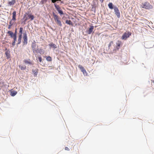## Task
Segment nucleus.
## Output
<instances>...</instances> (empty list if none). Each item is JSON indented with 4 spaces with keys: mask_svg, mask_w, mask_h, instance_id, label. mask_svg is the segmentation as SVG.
<instances>
[{
    "mask_svg": "<svg viewBox=\"0 0 154 154\" xmlns=\"http://www.w3.org/2000/svg\"><path fill=\"white\" fill-rule=\"evenodd\" d=\"M141 6L143 8L148 10L152 9L153 8L152 6L147 2L142 3Z\"/></svg>",
    "mask_w": 154,
    "mask_h": 154,
    "instance_id": "nucleus-1",
    "label": "nucleus"
},
{
    "mask_svg": "<svg viewBox=\"0 0 154 154\" xmlns=\"http://www.w3.org/2000/svg\"><path fill=\"white\" fill-rule=\"evenodd\" d=\"M52 15L53 16V18L54 20L57 23V25L60 26H62V24L61 22L59 20V18L58 16H57L56 14L54 12H52Z\"/></svg>",
    "mask_w": 154,
    "mask_h": 154,
    "instance_id": "nucleus-2",
    "label": "nucleus"
},
{
    "mask_svg": "<svg viewBox=\"0 0 154 154\" xmlns=\"http://www.w3.org/2000/svg\"><path fill=\"white\" fill-rule=\"evenodd\" d=\"M24 32L23 33V46L24 45H26L28 43V37L27 35V32L28 31H24Z\"/></svg>",
    "mask_w": 154,
    "mask_h": 154,
    "instance_id": "nucleus-3",
    "label": "nucleus"
},
{
    "mask_svg": "<svg viewBox=\"0 0 154 154\" xmlns=\"http://www.w3.org/2000/svg\"><path fill=\"white\" fill-rule=\"evenodd\" d=\"M54 6L56 9L58 13L59 14L60 16L64 14L63 11L61 9L59 5H57L56 3H54Z\"/></svg>",
    "mask_w": 154,
    "mask_h": 154,
    "instance_id": "nucleus-4",
    "label": "nucleus"
},
{
    "mask_svg": "<svg viewBox=\"0 0 154 154\" xmlns=\"http://www.w3.org/2000/svg\"><path fill=\"white\" fill-rule=\"evenodd\" d=\"M131 35V33L129 32H125L122 35L121 38L123 40H126Z\"/></svg>",
    "mask_w": 154,
    "mask_h": 154,
    "instance_id": "nucleus-5",
    "label": "nucleus"
},
{
    "mask_svg": "<svg viewBox=\"0 0 154 154\" xmlns=\"http://www.w3.org/2000/svg\"><path fill=\"white\" fill-rule=\"evenodd\" d=\"M78 67L80 68V70L83 72V74L85 75H87V73L84 67L82 65H79L78 66Z\"/></svg>",
    "mask_w": 154,
    "mask_h": 154,
    "instance_id": "nucleus-6",
    "label": "nucleus"
},
{
    "mask_svg": "<svg viewBox=\"0 0 154 154\" xmlns=\"http://www.w3.org/2000/svg\"><path fill=\"white\" fill-rule=\"evenodd\" d=\"M114 11L115 13V14L116 15L117 17L118 18L120 17V13L119 11L118 8L116 6H115V8H114Z\"/></svg>",
    "mask_w": 154,
    "mask_h": 154,
    "instance_id": "nucleus-7",
    "label": "nucleus"
},
{
    "mask_svg": "<svg viewBox=\"0 0 154 154\" xmlns=\"http://www.w3.org/2000/svg\"><path fill=\"white\" fill-rule=\"evenodd\" d=\"M5 54L7 59H9L11 57L10 51L9 49L5 48Z\"/></svg>",
    "mask_w": 154,
    "mask_h": 154,
    "instance_id": "nucleus-8",
    "label": "nucleus"
},
{
    "mask_svg": "<svg viewBox=\"0 0 154 154\" xmlns=\"http://www.w3.org/2000/svg\"><path fill=\"white\" fill-rule=\"evenodd\" d=\"M7 33L10 36L11 38H14L17 37V36L15 35L11 31H8Z\"/></svg>",
    "mask_w": 154,
    "mask_h": 154,
    "instance_id": "nucleus-9",
    "label": "nucleus"
},
{
    "mask_svg": "<svg viewBox=\"0 0 154 154\" xmlns=\"http://www.w3.org/2000/svg\"><path fill=\"white\" fill-rule=\"evenodd\" d=\"M122 42L119 40H118L116 42V49L117 50H118L120 48V47L122 45Z\"/></svg>",
    "mask_w": 154,
    "mask_h": 154,
    "instance_id": "nucleus-10",
    "label": "nucleus"
},
{
    "mask_svg": "<svg viewBox=\"0 0 154 154\" xmlns=\"http://www.w3.org/2000/svg\"><path fill=\"white\" fill-rule=\"evenodd\" d=\"M94 27L93 26H90V27L86 31L87 33H88V34H91V32L93 31V29H94Z\"/></svg>",
    "mask_w": 154,
    "mask_h": 154,
    "instance_id": "nucleus-11",
    "label": "nucleus"
},
{
    "mask_svg": "<svg viewBox=\"0 0 154 154\" xmlns=\"http://www.w3.org/2000/svg\"><path fill=\"white\" fill-rule=\"evenodd\" d=\"M36 47V44L33 42L32 43V49L33 52L34 53L35 52L36 53H37V50H35V49Z\"/></svg>",
    "mask_w": 154,
    "mask_h": 154,
    "instance_id": "nucleus-12",
    "label": "nucleus"
},
{
    "mask_svg": "<svg viewBox=\"0 0 154 154\" xmlns=\"http://www.w3.org/2000/svg\"><path fill=\"white\" fill-rule=\"evenodd\" d=\"M22 36L20 35H18V42L16 44L17 46L21 43Z\"/></svg>",
    "mask_w": 154,
    "mask_h": 154,
    "instance_id": "nucleus-13",
    "label": "nucleus"
},
{
    "mask_svg": "<svg viewBox=\"0 0 154 154\" xmlns=\"http://www.w3.org/2000/svg\"><path fill=\"white\" fill-rule=\"evenodd\" d=\"M15 3V0H12L11 1H8V5L10 6H13Z\"/></svg>",
    "mask_w": 154,
    "mask_h": 154,
    "instance_id": "nucleus-14",
    "label": "nucleus"
},
{
    "mask_svg": "<svg viewBox=\"0 0 154 154\" xmlns=\"http://www.w3.org/2000/svg\"><path fill=\"white\" fill-rule=\"evenodd\" d=\"M108 5L109 8L110 9H114V8H115L116 6L114 5L112 2H109L108 4Z\"/></svg>",
    "mask_w": 154,
    "mask_h": 154,
    "instance_id": "nucleus-15",
    "label": "nucleus"
},
{
    "mask_svg": "<svg viewBox=\"0 0 154 154\" xmlns=\"http://www.w3.org/2000/svg\"><path fill=\"white\" fill-rule=\"evenodd\" d=\"M16 11H14L12 13V18L11 20L13 21H15L16 20Z\"/></svg>",
    "mask_w": 154,
    "mask_h": 154,
    "instance_id": "nucleus-16",
    "label": "nucleus"
},
{
    "mask_svg": "<svg viewBox=\"0 0 154 154\" xmlns=\"http://www.w3.org/2000/svg\"><path fill=\"white\" fill-rule=\"evenodd\" d=\"M27 16L29 19H30L31 20H33L34 18V16L30 14H27Z\"/></svg>",
    "mask_w": 154,
    "mask_h": 154,
    "instance_id": "nucleus-17",
    "label": "nucleus"
},
{
    "mask_svg": "<svg viewBox=\"0 0 154 154\" xmlns=\"http://www.w3.org/2000/svg\"><path fill=\"white\" fill-rule=\"evenodd\" d=\"M38 69H36L35 70L33 69H32V72L34 76H36L37 75L38 73Z\"/></svg>",
    "mask_w": 154,
    "mask_h": 154,
    "instance_id": "nucleus-18",
    "label": "nucleus"
},
{
    "mask_svg": "<svg viewBox=\"0 0 154 154\" xmlns=\"http://www.w3.org/2000/svg\"><path fill=\"white\" fill-rule=\"evenodd\" d=\"M17 94V92L16 91H11L10 95L14 97Z\"/></svg>",
    "mask_w": 154,
    "mask_h": 154,
    "instance_id": "nucleus-19",
    "label": "nucleus"
},
{
    "mask_svg": "<svg viewBox=\"0 0 154 154\" xmlns=\"http://www.w3.org/2000/svg\"><path fill=\"white\" fill-rule=\"evenodd\" d=\"M23 62L26 64H29L30 65L33 64L31 62V60L30 59H29L28 60L25 59L24 60Z\"/></svg>",
    "mask_w": 154,
    "mask_h": 154,
    "instance_id": "nucleus-20",
    "label": "nucleus"
},
{
    "mask_svg": "<svg viewBox=\"0 0 154 154\" xmlns=\"http://www.w3.org/2000/svg\"><path fill=\"white\" fill-rule=\"evenodd\" d=\"M65 23L70 25H73V23L70 20H66L65 21Z\"/></svg>",
    "mask_w": 154,
    "mask_h": 154,
    "instance_id": "nucleus-21",
    "label": "nucleus"
},
{
    "mask_svg": "<svg viewBox=\"0 0 154 154\" xmlns=\"http://www.w3.org/2000/svg\"><path fill=\"white\" fill-rule=\"evenodd\" d=\"M37 53L40 54H43L44 53V51L42 49H37Z\"/></svg>",
    "mask_w": 154,
    "mask_h": 154,
    "instance_id": "nucleus-22",
    "label": "nucleus"
},
{
    "mask_svg": "<svg viewBox=\"0 0 154 154\" xmlns=\"http://www.w3.org/2000/svg\"><path fill=\"white\" fill-rule=\"evenodd\" d=\"M49 45L51 48H57V46L56 45L53 43L51 42L50 44H49Z\"/></svg>",
    "mask_w": 154,
    "mask_h": 154,
    "instance_id": "nucleus-23",
    "label": "nucleus"
},
{
    "mask_svg": "<svg viewBox=\"0 0 154 154\" xmlns=\"http://www.w3.org/2000/svg\"><path fill=\"white\" fill-rule=\"evenodd\" d=\"M19 35H22L23 34V27H21L19 29Z\"/></svg>",
    "mask_w": 154,
    "mask_h": 154,
    "instance_id": "nucleus-24",
    "label": "nucleus"
},
{
    "mask_svg": "<svg viewBox=\"0 0 154 154\" xmlns=\"http://www.w3.org/2000/svg\"><path fill=\"white\" fill-rule=\"evenodd\" d=\"M17 37L13 38V40L12 42V45L13 46H14L15 45L16 41H17Z\"/></svg>",
    "mask_w": 154,
    "mask_h": 154,
    "instance_id": "nucleus-25",
    "label": "nucleus"
},
{
    "mask_svg": "<svg viewBox=\"0 0 154 154\" xmlns=\"http://www.w3.org/2000/svg\"><path fill=\"white\" fill-rule=\"evenodd\" d=\"M19 67L21 69L23 70H25L26 69V66H19Z\"/></svg>",
    "mask_w": 154,
    "mask_h": 154,
    "instance_id": "nucleus-26",
    "label": "nucleus"
},
{
    "mask_svg": "<svg viewBox=\"0 0 154 154\" xmlns=\"http://www.w3.org/2000/svg\"><path fill=\"white\" fill-rule=\"evenodd\" d=\"M46 59L48 61H51L52 60V58L50 56L47 57Z\"/></svg>",
    "mask_w": 154,
    "mask_h": 154,
    "instance_id": "nucleus-27",
    "label": "nucleus"
},
{
    "mask_svg": "<svg viewBox=\"0 0 154 154\" xmlns=\"http://www.w3.org/2000/svg\"><path fill=\"white\" fill-rule=\"evenodd\" d=\"M113 42L112 41H111L109 43V45H108V49H109L110 48V47H111L112 45V44H113Z\"/></svg>",
    "mask_w": 154,
    "mask_h": 154,
    "instance_id": "nucleus-28",
    "label": "nucleus"
},
{
    "mask_svg": "<svg viewBox=\"0 0 154 154\" xmlns=\"http://www.w3.org/2000/svg\"><path fill=\"white\" fill-rule=\"evenodd\" d=\"M95 8H96V6H93L92 8H91V11H94V13L95 12Z\"/></svg>",
    "mask_w": 154,
    "mask_h": 154,
    "instance_id": "nucleus-29",
    "label": "nucleus"
},
{
    "mask_svg": "<svg viewBox=\"0 0 154 154\" xmlns=\"http://www.w3.org/2000/svg\"><path fill=\"white\" fill-rule=\"evenodd\" d=\"M38 59L40 62H41L42 61V58L40 56H38Z\"/></svg>",
    "mask_w": 154,
    "mask_h": 154,
    "instance_id": "nucleus-30",
    "label": "nucleus"
},
{
    "mask_svg": "<svg viewBox=\"0 0 154 154\" xmlns=\"http://www.w3.org/2000/svg\"><path fill=\"white\" fill-rule=\"evenodd\" d=\"M23 20H22V23H23V24L24 25H25L26 24V20L25 19H24Z\"/></svg>",
    "mask_w": 154,
    "mask_h": 154,
    "instance_id": "nucleus-31",
    "label": "nucleus"
},
{
    "mask_svg": "<svg viewBox=\"0 0 154 154\" xmlns=\"http://www.w3.org/2000/svg\"><path fill=\"white\" fill-rule=\"evenodd\" d=\"M17 28H16L15 29L14 32V33L15 35H16V36H17Z\"/></svg>",
    "mask_w": 154,
    "mask_h": 154,
    "instance_id": "nucleus-32",
    "label": "nucleus"
},
{
    "mask_svg": "<svg viewBox=\"0 0 154 154\" xmlns=\"http://www.w3.org/2000/svg\"><path fill=\"white\" fill-rule=\"evenodd\" d=\"M47 1V0H42L41 2L42 3V4H43L44 3H46Z\"/></svg>",
    "mask_w": 154,
    "mask_h": 154,
    "instance_id": "nucleus-33",
    "label": "nucleus"
},
{
    "mask_svg": "<svg viewBox=\"0 0 154 154\" xmlns=\"http://www.w3.org/2000/svg\"><path fill=\"white\" fill-rule=\"evenodd\" d=\"M27 16V14H24L23 18L22 19V20H23Z\"/></svg>",
    "mask_w": 154,
    "mask_h": 154,
    "instance_id": "nucleus-34",
    "label": "nucleus"
},
{
    "mask_svg": "<svg viewBox=\"0 0 154 154\" xmlns=\"http://www.w3.org/2000/svg\"><path fill=\"white\" fill-rule=\"evenodd\" d=\"M13 20H11L9 22V25H13L14 24V22H12V21Z\"/></svg>",
    "mask_w": 154,
    "mask_h": 154,
    "instance_id": "nucleus-35",
    "label": "nucleus"
},
{
    "mask_svg": "<svg viewBox=\"0 0 154 154\" xmlns=\"http://www.w3.org/2000/svg\"><path fill=\"white\" fill-rule=\"evenodd\" d=\"M12 25H9L8 26V28L9 29H10L11 26H12Z\"/></svg>",
    "mask_w": 154,
    "mask_h": 154,
    "instance_id": "nucleus-36",
    "label": "nucleus"
},
{
    "mask_svg": "<svg viewBox=\"0 0 154 154\" xmlns=\"http://www.w3.org/2000/svg\"><path fill=\"white\" fill-rule=\"evenodd\" d=\"M65 150H69V149L67 147H65Z\"/></svg>",
    "mask_w": 154,
    "mask_h": 154,
    "instance_id": "nucleus-37",
    "label": "nucleus"
},
{
    "mask_svg": "<svg viewBox=\"0 0 154 154\" xmlns=\"http://www.w3.org/2000/svg\"><path fill=\"white\" fill-rule=\"evenodd\" d=\"M26 20V21L29 19L28 17L27 16L25 19H24Z\"/></svg>",
    "mask_w": 154,
    "mask_h": 154,
    "instance_id": "nucleus-38",
    "label": "nucleus"
},
{
    "mask_svg": "<svg viewBox=\"0 0 154 154\" xmlns=\"http://www.w3.org/2000/svg\"><path fill=\"white\" fill-rule=\"evenodd\" d=\"M101 3H103L104 1V0H99Z\"/></svg>",
    "mask_w": 154,
    "mask_h": 154,
    "instance_id": "nucleus-39",
    "label": "nucleus"
},
{
    "mask_svg": "<svg viewBox=\"0 0 154 154\" xmlns=\"http://www.w3.org/2000/svg\"><path fill=\"white\" fill-rule=\"evenodd\" d=\"M60 52L61 53H62V54L63 53V51H60Z\"/></svg>",
    "mask_w": 154,
    "mask_h": 154,
    "instance_id": "nucleus-40",
    "label": "nucleus"
},
{
    "mask_svg": "<svg viewBox=\"0 0 154 154\" xmlns=\"http://www.w3.org/2000/svg\"><path fill=\"white\" fill-rule=\"evenodd\" d=\"M1 6V5H0V7Z\"/></svg>",
    "mask_w": 154,
    "mask_h": 154,
    "instance_id": "nucleus-41",
    "label": "nucleus"
}]
</instances>
